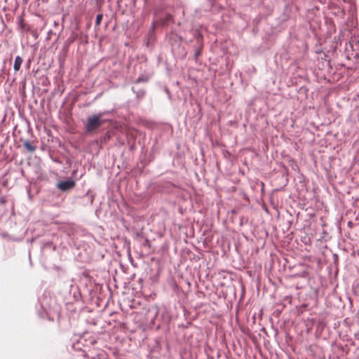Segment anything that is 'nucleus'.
<instances>
[{"label":"nucleus","mask_w":359,"mask_h":359,"mask_svg":"<svg viewBox=\"0 0 359 359\" xmlns=\"http://www.w3.org/2000/svg\"><path fill=\"white\" fill-rule=\"evenodd\" d=\"M106 112H99L88 116L84 125L85 132L88 135L95 133L100 127L107 121L103 118Z\"/></svg>","instance_id":"obj_1"},{"label":"nucleus","mask_w":359,"mask_h":359,"mask_svg":"<svg viewBox=\"0 0 359 359\" xmlns=\"http://www.w3.org/2000/svg\"><path fill=\"white\" fill-rule=\"evenodd\" d=\"M50 298L46 295H43L39 298L38 304L36 305V309L37 311L38 316L41 318H47L49 320H52L53 318L50 313Z\"/></svg>","instance_id":"obj_2"},{"label":"nucleus","mask_w":359,"mask_h":359,"mask_svg":"<svg viewBox=\"0 0 359 359\" xmlns=\"http://www.w3.org/2000/svg\"><path fill=\"white\" fill-rule=\"evenodd\" d=\"M193 36L195 40V44L192 46V48L194 51V59L195 60H197L202 53V50L203 48V37L198 29H195L194 31Z\"/></svg>","instance_id":"obj_3"},{"label":"nucleus","mask_w":359,"mask_h":359,"mask_svg":"<svg viewBox=\"0 0 359 359\" xmlns=\"http://www.w3.org/2000/svg\"><path fill=\"white\" fill-rule=\"evenodd\" d=\"M76 185L75 180L68 178L65 180H62L56 184V187L62 192H67L72 189Z\"/></svg>","instance_id":"obj_4"},{"label":"nucleus","mask_w":359,"mask_h":359,"mask_svg":"<svg viewBox=\"0 0 359 359\" xmlns=\"http://www.w3.org/2000/svg\"><path fill=\"white\" fill-rule=\"evenodd\" d=\"M126 137H127V142H128V145L129 147V149L130 150L135 149V148H136L135 141H136V137H137L135 133L133 132V131H128L126 133Z\"/></svg>","instance_id":"obj_5"},{"label":"nucleus","mask_w":359,"mask_h":359,"mask_svg":"<svg viewBox=\"0 0 359 359\" xmlns=\"http://www.w3.org/2000/svg\"><path fill=\"white\" fill-rule=\"evenodd\" d=\"M22 62L23 60L20 56L18 55L15 57L13 65V69L15 72H18L20 70Z\"/></svg>","instance_id":"obj_6"},{"label":"nucleus","mask_w":359,"mask_h":359,"mask_svg":"<svg viewBox=\"0 0 359 359\" xmlns=\"http://www.w3.org/2000/svg\"><path fill=\"white\" fill-rule=\"evenodd\" d=\"M151 76L148 74H141L135 80V83L139 84L140 83H147L150 80Z\"/></svg>","instance_id":"obj_7"},{"label":"nucleus","mask_w":359,"mask_h":359,"mask_svg":"<svg viewBox=\"0 0 359 359\" xmlns=\"http://www.w3.org/2000/svg\"><path fill=\"white\" fill-rule=\"evenodd\" d=\"M132 90L133 93L136 95L137 98L143 97L145 95L144 90L142 88H137L136 87L133 86L132 87Z\"/></svg>","instance_id":"obj_8"},{"label":"nucleus","mask_w":359,"mask_h":359,"mask_svg":"<svg viewBox=\"0 0 359 359\" xmlns=\"http://www.w3.org/2000/svg\"><path fill=\"white\" fill-rule=\"evenodd\" d=\"M23 146L25 147V148L29 152H34L36 147L35 146H34L28 140H25L24 142H23Z\"/></svg>","instance_id":"obj_9"},{"label":"nucleus","mask_w":359,"mask_h":359,"mask_svg":"<svg viewBox=\"0 0 359 359\" xmlns=\"http://www.w3.org/2000/svg\"><path fill=\"white\" fill-rule=\"evenodd\" d=\"M79 34H74L73 35L70 36L66 41V49H68V46L72 43L74 41L77 40L79 39Z\"/></svg>","instance_id":"obj_10"},{"label":"nucleus","mask_w":359,"mask_h":359,"mask_svg":"<svg viewBox=\"0 0 359 359\" xmlns=\"http://www.w3.org/2000/svg\"><path fill=\"white\" fill-rule=\"evenodd\" d=\"M155 28H156V25H155V22H154L152 23V25H151V30L149 32V34H148V35H149V39H148V41H147V43H146V46H147V47L149 46L150 41H151V40H153V39H154V31Z\"/></svg>","instance_id":"obj_11"},{"label":"nucleus","mask_w":359,"mask_h":359,"mask_svg":"<svg viewBox=\"0 0 359 359\" xmlns=\"http://www.w3.org/2000/svg\"><path fill=\"white\" fill-rule=\"evenodd\" d=\"M111 137V133L109 131H107L102 136L100 137L101 143H107L110 140Z\"/></svg>","instance_id":"obj_12"},{"label":"nucleus","mask_w":359,"mask_h":359,"mask_svg":"<svg viewBox=\"0 0 359 359\" xmlns=\"http://www.w3.org/2000/svg\"><path fill=\"white\" fill-rule=\"evenodd\" d=\"M79 34V39L77 40H79L81 43H88V37L87 35L83 34V33H78Z\"/></svg>","instance_id":"obj_13"},{"label":"nucleus","mask_w":359,"mask_h":359,"mask_svg":"<svg viewBox=\"0 0 359 359\" xmlns=\"http://www.w3.org/2000/svg\"><path fill=\"white\" fill-rule=\"evenodd\" d=\"M103 19V14L100 13L96 15L95 22V28L99 27L102 20Z\"/></svg>","instance_id":"obj_14"},{"label":"nucleus","mask_w":359,"mask_h":359,"mask_svg":"<svg viewBox=\"0 0 359 359\" xmlns=\"http://www.w3.org/2000/svg\"><path fill=\"white\" fill-rule=\"evenodd\" d=\"M93 195L90 194L88 192L83 196V201L89 203L90 205L93 204Z\"/></svg>","instance_id":"obj_15"},{"label":"nucleus","mask_w":359,"mask_h":359,"mask_svg":"<svg viewBox=\"0 0 359 359\" xmlns=\"http://www.w3.org/2000/svg\"><path fill=\"white\" fill-rule=\"evenodd\" d=\"M6 203V198L5 196H1L0 197V204L4 205Z\"/></svg>","instance_id":"obj_16"},{"label":"nucleus","mask_w":359,"mask_h":359,"mask_svg":"<svg viewBox=\"0 0 359 359\" xmlns=\"http://www.w3.org/2000/svg\"><path fill=\"white\" fill-rule=\"evenodd\" d=\"M74 297L75 299V300L78 301L80 298V294L78 293L77 294L76 293L74 294Z\"/></svg>","instance_id":"obj_17"},{"label":"nucleus","mask_w":359,"mask_h":359,"mask_svg":"<svg viewBox=\"0 0 359 359\" xmlns=\"http://www.w3.org/2000/svg\"><path fill=\"white\" fill-rule=\"evenodd\" d=\"M167 19H168V20H172V16L170 15H167Z\"/></svg>","instance_id":"obj_18"},{"label":"nucleus","mask_w":359,"mask_h":359,"mask_svg":"<svg viewBox=\"0 0 359 359\" xmlns=\"http://www.w3.org/2000/svg\"><path fill=\"white\" fill-rule=\"evenodd\" d=\"M165 92L167 94H169V93H169V90H168V88H166V87L165 88Z\"/></svg>","instance_id":"obj_19"},{"label":"nucleus","mask_w":359,"mask_h":359,"mask_svg":"<svg viewBox=\"0 0 359 359\" xmlns=\"http://www.w3.org/2000/svg\"><path fill=\"white\" fill-rule=\"evenodd\" d=\"M165 92L167 94H169V93H169V90H168V88H166V87L165 88Z\"/></svg>","instance_id":"obj_20"},{"label":"nucleus","mask_w":359,"mask_h":359,"mask_svg":"<svg viewBox=\"0 0 359 359\" xmlns=\"http://www.w3.org/2000/svg\"><path fill=\"white\" fill-rule=\"evenodd\" d=\"M76 170H74V171L72 172V175H75V173H76Z\"/></svg>","instance_id":"obj_21"}]
</instances>
